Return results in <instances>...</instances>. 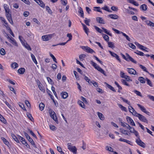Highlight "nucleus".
<instances>
[{
    "label": "nucleus",
    "instance_id": "obj_27",
    "mask_svg": "<svg viewBox=\"0 0 154 154\" xmlns=\"http://www.w3.org/2000/svg\"><path fill=\"white\" fill-rule=\"evenodd\" d=\"M27 139L36 148V146L35 145L34 141H33L32 139L30 138V137H29V138Z\"/></svg>",
    "mask_w": 154,
    "mask_h": 154
},
{
    "label": "nucleus",
    "instance_id": "obj_46",
    "mask_svg": "<svg viewBox=\"0 0 154 154\" xmlns=\"http://www.w3.org/2000/svg\"><path fill=\"white\" fill-rule=\"evenodd\" d=\"M102 36L103 37L105 41H109V37L107 35L103 34Z\"/></svg>",
    "mask_w": 154,
    "mask_h": 154
},
{
    "label": "nucleus",
    "instance_id": "obj_14",
    "mask_svg": "<svg viewBox=\"0 0 154 154\" xmlns=\"http://www.w3.org/2000/svg\"><path fill=\"white\" fill-rule=\"evenodd\" d=\"M41 7L44 8L45 5L41 0H34Z\"/></svg>",
    "mask_w": 154,
    "mask_h": 154
},
{
    "label": "nucleus",
    "instance_id": "obj_50",
    "mask_svg": "<svg viewBox=\"0 0 154 154\" xmlns=\"http://www.w3.org/2000/svg\"><path fill=\"white\" fill-rule=\"evenodd\" d=\"M0 120L4 123L6 122V120L4 117L0 114Z\"/></svg>",
    "mask_w": 154,
    "mask_h": 154
},
{
    "label": "nucleus",
    "instance_id": "obj_52",
    "mask_svg": "<svg viewBox=\"0 0 154 154\" xmlns=\"http://www.w3.org/2000/svg\"><path fill=\"white\" fill-rule=\"evenodd\" d=\"M108 46L110 48H114L115 47L113 43L111 42H108Z\"/></svg>",
    "mask_w": 154,
    "mask_h": 154
},
{
    "label": "nucleus",
    "instance_id": "obj_40",
    "mask_svg": "<svg viewBox=\"0 0 154 154\" xmlns=\"http://www.w3.org/2000/svg\"><path fill=\"white\" fill-rule=\"evenodd\" d=\"M120 132L123 134L128 135V133L127 132V131L125 130H124L123 129L121 128L120 129Z\"/></svg>",
    "mask_w": 154,
    "mask_h": 154
},
{
    "label": "nucleus",
    "instance_id": "obj_18",
    "mask_svg": "<svg viewBox=\"0 0 154 154\" xmlns=\"http://www.w3.org/2000/svg\"><path fill=\"white\" fill-rule=\"evenodd\" d=\"M1 139L3 140L4 143L7 145L8 147H9L10 146V144L8 141L4 137H2Z\"/></svg>",
    "mask_w": 154,
    "mask_h": 154
},
{
    "label": "nucleus",
    "instance_id": "obj_56",
    "mask_svg": "<svg viewBox=\"0 0 154 154\" xmlns=\"http://www.w3.org/2000/svg\"><path fill=\"white\" fill-rule=\"evenodd\" d=\"M146 80L147 81V83L149 85L150 87H152V85L151 81L147 78H146Z\"/></svg>",
    "mask_w": 154,
    "mask_h": 154
},
{
    "label": "nucleus",
    "instance_id": "obj_7",
    "mask_svg": "<svg viewBox=\"0 0 154 154\" xmlns=\"http://www.w3.org/2000/svg\"><path fill=\"white\" fill-rule=\"evenodd\" d=\"M134 43L139 48L141 49L142 50L146 52H148L147 51L145 50V49H147V48L140 45L137 42H135Z\"/></svg>",
    "mask_w": 154,
    "mask_h": 154
},
{
    "label": "nucleus",
    "instance_id": "obj_23",
    "mask_svg": "<svg viewBox=\"0 0 154 154\" xmlns=\"http://www.w3.org/2000/svg\"><path fill=\"white\" fill-rule=\"evenodd\" d=\"M97 114L99 118L101 120H103L104 119V116L102 113L98 112Z\"/></svg>",
    "mask_w": 154,
    "mask_h": 154
},
{
    "label": "nucleus",
    "instance_id": "obj_55",
    "mask_svg": "<svg viewBox=\"0 0 154 154\" xmlns=\"http://www.w3.org/2000/svg\"><path fill=\"white\" fill-rule=\"evenodd\" d=\"M120 98L124 102L126 103L129 105H130V102L128 100L125 99L122 97H121Z\"/></svg>",
    "mask_w": 154,
    "mask_h": 154
},
{
    "label": "nucleus",
    "instance_id": "obj_5",
    "mask_svg": "<svg viewBox=\"0 0 154 154\" xmlns=\"http://www.w3.org/2000/svg\"><path fill=\"white\" fill-rule=\"evenodd\" d=\"M140 136H138V138L136 140V142L137 144L143 148L145 147V144L142 142L140 138Z\"/></svg>",
    "mask_w": 154,
    "mask_h": 154
},
{
    "label": "nucleus",
    "instance_id": "obj_1",
    "mask_svg": "<svg viewBox=\"0 0 154 154\" xmlns=\"http://www.w3.org/2000/svg\"><path fill=\"white\" fill-rule=\"evenodd\" d=\"M68 149L72 152L74 154L77 153V149L75 146H72L71 143H68L67 144Z\"/></svg>",
    "mask_w": 154,
    "mask_h": 154
},
{
    "label": "nucleus",
    "instance_id": "obj_44",
    "mask_svg": "<svg viewBox=\"0 0 154 154\" xmlns=\"http://www.w3.org/2000/svg\"><path fill=\"white\" fill-rule=\"evenodd\" d=\"M134 53L137 54L141 56H143L144 55H145L144 54L143 52L139 51L137 50Z\"/></svg>",
    "mask_w": 154,
    "mask_h": 154
},
{
    "label": "nucleus",
    "instance_id": "obj_58",
    "mask_svg": "<svg viewBox=\"0 0 154 154\" xmlns=\"http://www.w3.org/2000/svg\"><path fill=\"white\" fill-rule=\"evenodd\" d=\"M46 9L48 11V12L50 14H52V11L50 9L49 7L48 6H46Z\"/></svg>",
    "mask_w": 154,
    "mask_h": 154
},
{
    "label": "nucleus",
    "instance_id": "obj_33",
    "mask_svg": "<svg viewBox=\"0 0 154 154\" xmlns=\"http://www.w3.org/2000/svg\"><path fill=\"white\" fill-rule=\"evenodd\" d=\"M101 9L109 12H112V11L109 10V7L106 5H105L103 7H102Z\"/></svg>",
    "mask_w": 154,
    "mask_h": 154
},
{
    "label": "nucleus",
    "instance_id": "obj_17",
    "mask_svg": "<svg viewBox=\"0 0 154 154\" xmlns=\"http://www.w3.org/2000/svg\"><path fill=\"white\" fill-rule=\"evenodd\" d=\"M61 95L62 97L64 99L66 98L68 96V94L66 92H62L61 93Z\"/></svg>",
    "mask_w": 154,
    "mask_h": 154
},
{
    "label": "nucleus",
    "instance_id": "obj_34",
    "mask_svg": "<svg viewBox=\"0 0 154 154\" xmlns=\"http://www.w3.org/2000/svg\"><path fill=\"white\" fill-rule=\"evenodd\" d=\"M97 69L104 75H106L104 70L101 68L99 66V67H97Z\"/></svg>",
    "mask_w": 154,
    "mask_h": 154
},
{
    "label": "nucleus",
    "instance_id": "obj_9",
    "mask_svg": "<svg viewBox=\"0 0 154 154\" xmlns=\"http://www.w3.org/2000/svg\"><path fill=\"white\" fill-rule=\"evenodd\" d=\"M126 119L128 122H130L131 125L134 126H135V124L134 122L131 117L129 116H127L126 117Z\"/></svg>",
    "mask_w": 154,
    "mask_h": 154
},
{
    "label": "nucleus",
    "instance_id": "obj_36",
    "mask_svg": "<svg viewBox=\"0 0 154 154\" xmlns=\"http://www.w3.org/2000/svg\"><path fill=\"white\" fill-rule=\"evenodd\" d=\"M78 103L81 107L82 108H85V106L83 102L80 100H79L78 102Z\"/></svg>",
    "mask_w": 154,
    "mask_h": 154
},
{
    "label": "nucleus",
    "instance_id": "obj_25",
    "mask_svg": "<svg viewBox=\"0 0 154 154\" xmlns=\"http://www.w3.org/2000/svg\"><path fill=\"white\" fill-rule=\"evenodd\" d=\"M25 72V69L23 68H21L18 70V72L20 74H23Z\"/></svg>",
    "mask_w": 154,
    "mask_h": 154
},
{
    "label": "nucleus",
    "instance_id": "obj_59",
    "mask_svg": "<svg viewBox=\"0 0 154 154\" xmlns=\"http://www.w3.org/2000/svg\"><path fill=\"white\" fill-rule=\"evenodd\" d=\"M140 66L144 71L147 73L148 72L146 68V67L141 65H140Z\"/></svg>",
    "mask_w": 154,
    "mask_h": 154
},
{
    "label": "nucleus",
    "instance_id": "obj_63",
    "mask_svg": "<svg viewBox=\"0 0 154 154\" xmlns=\"http://www.w3.org/2000/svg\"><path fill=\"white\" fill-rule=\"evenodd\" d=\"M128 45L129 47L133 49H136L135 46L131 43H129L128 44Z\"/></svg>",
    "mask_w": 154,
    "mask_h": 154
},
{
    "label": "nucleus",
    "instance_id": "obj_11",
    "mask_svg": "<svg viewBox=\"0 0 154 154\" xmlns=\"http://www.w3.org/2000/svg\"><path fill=\"white\" fill-rule=\"evenodd\" d=\"M137 105L138 106L139 108H140L141 110L143 112L148 115L149 113V112L146 111V109L145 108L144 106H142L139 104H137Z\"/></svg>",
    "mask_w": 154,
    "mask_h": 154
},
{
    "label": "nucleus",
    "instance_id": "obj_43",
    "mask_svg": "<svg viewBox=\"0 0 154 154\" xmlns=\"http://www.w3.org/2000/svg\"><path fill=\"white\" fill-rule=\"evenodd\" d=\"M27 116L28 118L32 121L33 122L34 119L31 115L29 113H27Z\"/></svg>",
    "mask_w": 154,
    "mask_h": 154
},
{
    "label": "nucleus",
    "instance_id": "obj_16",
    "mask_svg": "<svg viewBox=\"0 0 154 154\" xmlns=\"http://www.w3.org/2000/svg\"><path fill=\"white\" fill-rule=\"evenodd\" d=\"M119 122H120L121 123V125L122 126H123V127H126L127 129L128 128H129L130 127V125H129L127 124H125L122 121V120L121 119L119 118Z\"/></svg>",
    "mask_w": 154,
    "mask_h": 154
},
{
    "label": "nucleus",
    "instance_id": "obj_45",
    "mask_svg": "<svg viewBox=\"0 0 154 154\" xmlns=\"http://www.w3.org/2000/svg\"><path fill=\"white\" fill-rule=\"evenodd\" d=\"M118 106L122 110L124 111L125 112H126L127 111L126 108L122 106V105L120 104H119Z\"/></svg>",
    "mask_w": 154,
    "mask_h": 154
},
{
    "label": "nucleus",
    "instance_id": "obj_24",
    "mask_svg": "<svg viewBox=\"0 0 154 154\" xmlns=\"http://www.w3.org/2000/svg\"><path fill=\"white\" fill-rule=\"evenodd\" d=\"M140 8L143 11H145L147 9V6L146 4H144L140 6Z\"/></svg>",
    "mask_w": 154,
    "mask_h": 154
},
{
    "label": "nucleus",
    "instance_id": "obj_26",
    "mask_svg": "<svg viewBox=\"0 0 154 154\" xmlns=\"http://www.w3.org/2000/svg\"><path fill=\"white\" fill-rule=\"evenodd\" d=\"M138 80L140 82L144 84L145 83V79L143 77H139Z\"/></svg>",
    "mask_w": 154,
    "mask_h": 154
},
{
    "label": "nucleus",
    "instance_id": "obj_42",
    "mask_svg": "<svg viewBox=\"0 0 154 154\" xmlns=\"http://www.w3.org/2000/svg\"><path fill=\"white\" fill-rule=\"evenodd\" d=\"M11 136L16 141L17 143H19V141L17 137L14 134H12Z\"/></svg>",
    "mask_w": 154,
    "mask_h": 154
},
{
    "label": "nucleus",
    "instance_id": "obj_37",
    "mask_svg": "<svg viewBox=\"0 0 154 154\" xmlns=\"http://www.w3.org/2000/svg\"><path fill=\"white\" fill-rule=\"evenodd\" d=\"M11 41L10 42L13 44L15 45L16 46H18V45L16 42V41L14 39V38H12L10 40Z\"/></svg>",
    "mask_w": 154,
    "mask_h": 154
},
{
    "label": "nucleus",
    "instance_id": "obj_35",
    "mask_svg": "<svg viewBox=\"0 0 154 154\" xmlns=\"http://www.w3.org/2000/svg\"><path fill=\"white\" fill-rule=\"evenodd\" d=\"M97 69L104 75H106L104 70L101 68L99 66V67H97Z\"/></svg>",
    "mask_w": 154,
    "mask_h": 154
},
{
    "label": "nucleus",
    "instance_id": "obj_60",
    "mask_svg": "<svg viewBox=\"0 0 154 154\" xmlns=\"http://www.w3.org/2000/svg\"><path fill=\"white\" fill-rule=\"evenodd\" d=\"M50 55L51 57V58H52L53 61H54L55 63H57V61L56 59L55 58V57H54V56L51 53L50 54Z\"/></svg>",
    "mask_w": 154,
    "mask_h": 154
},
{
    "label": "nucleus",
    "instance_id": "obj_38",
    "mask_svg": "<svg viewBox=\"0 0 154 154\" xmlns=\"http://www.w3.org/2000/svg\"><path fill=\"white\" fill-rule=\"evenodd\" d=\"M90 63L95 68L97 69V67L99 66L97 65V64L94 62L93 61H91Z\"/></svg>",
    "mask_w": 154,
    "mask_h": 154
},
{
    "label": "nucleus",
    "instance_id": "obj_32",
    "mask_svg": "<svg viewBox=\"0 0 154 154\" xmlns=\"http://www.w3.org/2000/svg\"><path fill=\"white\" fill-rule=\"evenodd\" d=\"M102 29H103V31L106 34H107L109 35L110 36H112V34L111 33H110L109 32H108V31L106 29L104 28H102Z\"/></svg>",
    "mask_w": 154,
    "mask_h": 154
},
{
    "label": "nucleus",
    "instance_id": "obj_4",
    "mask_svg": "<svg viewBox=\"0 0 154 154\" xmlns=\"http://www.w3.org/2000/svg\"><path fill=\"white\" fill-rule=\"evenodd\" d=\"M53 36V34H49L43 35L42 36V39L44 41H48L50 40Z\"/></svg>",
    "mask_w": 154,
    "mask_h": 154
},
{
    "label": "nucleus",
    "instance_id": "obj_47",
    "mask_svg": "<svg viewBox=\"0 0 154 154\" xmlns=\"http://www.w3.org/2000/svg\"><path fill=\"white\" fill-rule=\"evenodd\" d=\"M91 20L90 19H87L86 18L84 20L85 23L88 26H89V23L90 22Z\"/></svg>",
    "mask_w": 154,
    "mask_h": 154
},
{
    "label": "nucleus",
    "instance_id": "obj_20",
    "mask_svg": "<svg viewBox=\"0 0 154 154\" xmlns=\"http://www.w3.org/2000/svg\"><path fill=\"white\" fill-rule=\"evenodd\" d=\"M108 16L111 19H117L119 17L116 14H109L108 15Z\"/></svg>",
    "mask_w": 154,
    "mask_h": 154
},
{
    "label": "nucleus",
    "instance_id": "obj_2",
    "mask_svg": "<svg viewBox=\"0 0 154 154\" xmlns=\"http://www.w3.org/2000/svg\"><path fill=\"white\" fill-rule=\"evenodd\" d=\"M134 116L137 117L141 121L144 122L148 123V120L146 118L137 112H135Z\"/></svg>",
    "mask_w": 154,
    "mask_h": 154
},
{
    "label": "nucleus",
    "instance_id": "obj_51",
    "mask_svg": "<svg viewBox=\"0 0 154 154\" xmlns=\"http://www.w3.org/2000/svg\"><path fill=\"white\" fill-rule=\"evenodd\" d=\"M121 82L122 83L125 85H126L128 86H130V85L127 83L126 81L125 80L122 79L121 80Z\"/></svg>",
    "mask_w": 154,
    "mask_h": 154
},
{
    "label": "nucleus",
    "instance_id": "obj_62",
    "mask_svg": "<svg viewBox=\"0 0 154 154\" xmlns=\"http://www.w3.org/2000/svg\"><path fill=\"white\" fill-rule=\"evenodd\" d=\"M79 12H80V14H81V16L82 17H83V11L82 10V8L80 7L79 9Z\"/></svg>",
    "mask_w": 154,
    "mask_h": 154
},
{
    "label": "nucleus",
    "instance_id": "obj_10",
    "mask_svg": "<svg viewBox=\"0 0 154 154\" xmlns=\"http://www.w3.org/2000/svg\"><path fill=\"white\" fill-rule=\"evenodd\" d=\"M19 138L20 141L22 142L23 144L25 145L27 147H28V146H29L27 143L26 142L23 138L21 136H19Z\"/></svg>",
    "mask_w": 154,
    "mask_h": 154
},
{
    "label": "nucleus",
    "instance_id": "obj_12",
    "mask_svg": "<svg viewBox=\"0 0 154 154\" xmlns=\"http://www.w3.org/2000/svg\"><path fill=\"white\" fill-rule=\"evenodd\" d=\"M109 52L112 57H115L116 59H117L119 62H120V60L119 58V56H118L115 53H114L112 52L111 51H109Z\"/></svg>",
    "mask_w": 154,
    "mask_h": 154
},
{
    "label": "nucleus",
    "instance_id": "obj_41",
    "mask_svg": "<svg viewBox=\"0 0 154 154\" xmlns=\"http://www.w3.org/2000/svg\"><path fill=\"white\" fill-rule=\"evenodd\" d=\"M11 66L12 68L15 69L18 67V64L16 63H13L11 64Z\"/></svg>",
    "mask_w": 154,
    "mask_h": 154
},
{
    "label": "nucleus",
    "instance_id": "obj_21",
    "mask_svg": "<svg viewBox=\"0 0 154 154\" xmlns=\"http://www.w3.org/2000/svg\"><path fill=\"white\" fill-rule=\"evenodd\" d=\"M28 50L31 51L32 49L30 46L27 43H24V44H22Z\"/></svg>",
    "mask_w": 154,
    "mask_h": 154
},
{
    "label": "nucleus",
    "instance_id": "obj_13",
    "mask_svg": "<svg viewBox=\"0 0 154 154\" xmlns=\"http://www.w3.org/2000/svg\"><path fill=\"white\" fill-rule=\"evenodd\" d=\"M84 50L86 51V52L88 53L92 54L93 52H94V51L93 49L87 46L85 47Z\"/></svg>",
    "mask_w": 154,
    "mask_h": 154
},
{
    "label": "nucleus",
    "instance_id": "obj_29",
    "mask_svg": "<svg viewBox=\"0 0 154 154\" xmlns=\"http://www.w3.org/2000/svg\"><path fill=\"white\" fill-rule=\"evenodd\" d=\"M105 83L106 84L107 86L109 88V89H110V90H111L114 92H116V91L115 89L113 88V87L111 85H109V84L106 82H105Z\"/></svg>",
    "mask_w": 154,
    "mask_h": 154
},
{
    "label": "nucleus",
    "instance_id": "obj_28",
    "mask_svg": "<svg viewBox=\"0 0 154 154\" xmlns=\"http://www.w3.org/2000/svg\"><path fill=\"white\" fill-rule=\"evenodd\" d=\"M4 7L6 13L10 12V9L8 5L7 4H5L4 5Z\"/></svg>",
    "mask_w": 154,
    "mask_h": 154
},
{
    "label": "nucleus",
    "instance_id": "obj_19",
    "mask_svg": "<svg viewBox=\"0 0 154 154\" xmlns=\"http://www.w3.org/2000/svg\"><path fill=\"white\" fill-rule=\"evenodd\" d=\"M96 20L97 22L102 24H104V20L102 18L100 17H97L96 18Z\"/></svg>",
    "mask_w": 154,
    "mask_h": 154
},
{
    "label": "nucleus",
    "instance_id": "obj_15",
    "mask_svg": "<svg viewBox=\"0 0 154 154\" xmlns=\"http://www.w3.org/2000/svg\"><path fill=\"white\" fill-rule=\"evenodd\" d=\"M128 109L130 112L134 116V114H135V112H137L133 107L131 106H129L128 107Z\"/></svg>",
    "mask_w": 154,
    "mask_h": 154
},
{
    "label": "nucleus",
    "instance_id": "obj_39",
    "mask_svg": "<svg viewBox=\"0 0 154 154\" xmlns=\"http://www.w3.org/2000/svg\"><path fill=\"white\" fill-rule=\"evenodd\" d=\"M45 105L43 104V103H41L39 105V108L40 110L42 111L44 108Z\"/></svg>",
    "mask_w": 154,
    "mask_h": 154
},
{
    "label": "nucleus",
    "instance_id": "obj_30",
    "mask_svg": "<svg viewBox=\"0 0 154 154\" xmlns=\"http://www.w3.org/2000/svg\"><path fill=\"white\" fill-rule=\"evenodd\" d=\"M31 56L32 60L33 62L36 65L37 64V62L35 56L32 54H31Z\"/></svg>",
    "mask_w": 154,
    "mask_h": 154
},
{
    "label": "nucleus",
    "instance_id": "obj_61",
    "mask_svg": "<svg viewBox=\"0 0 154 154\" xmlns=\"http://www.w3.org/2000/svg\"><path fill=\"white\" fill-rule=\"evenodd\" d=\"M134 92L137 95L142 97V96L141 95V93L139 91L137 90H134Z\"/></svg>",
    "mask_w": 154,
    "mask_h": 154
},
{
    "label": "nucleus",
    "instance_id": "obj_31",
    "mask_svg": "<svg viewBox=\"0 0 154 154\" xmlns=\"http://www.w3.org/2000/svg\"><path fill=\"white\" fill-rule=\"evenodd\" d=\"M119 140L120 141L125 142L128 144H130L131 143V142L130 141L124 138H121L119 139Z\"/></svg>",
    "mask_w": 154,
    "mask_h": 154
},
{
    "label": "nucleus",
    "instance_id": "obj_64",
    "mask_svg": "<svg viewBox=\"0 0 154 154\" xmlns=\"http://www.w3.org/2000/svg\"><path fill=\"white\" fill-rule=\"evenodd\" d=\"M6 17L7 19H9L10 18H11V15L10 14L9 12L6 13Z\"/></svg>",
    "mask_w": 154,
    "mask_h": 154
},
{
    "label": "nucleus",
    "instance_id": "obj_49",
    "mask_svg": "<svg viewBox=\"0 0 154 154\" xmlns=\"http://www.w3.org/2000/svg\"><path fill=\"white\" fill-rule=\"evenodd\" d=\"M86 56V55L85 54H81L79 56V59L81 60H84V58Z\"/></svg>",
    "mask_w": 154,
    "mask_h": 154
},
{
    "label": "nucleus",
    "instance_id": "obj_57",
    "mask_svg": "<svg viewBox=\"0 0 154 154\" xmlns=\"http://www.w3.org/2000/svg\"><path fill=\"white\" fill-rule=\"evenodd\" d=\"M106 150L109 151L110 152H114L113 151V149L110 146H106Z\"/></svg>",
    "mask_w": 154,
    "mask_h": 154
},
{
    "label": "nucleus",
    "instance_id": "obj_22",
    "mask_svg": "<svg viewBox=\"0 0 154 154\" xmlns=\"http://www.w3.org/2000/svg\"><path fill=\"white\" fill-rule=\"evenodd\" d=\"M145 22L148 25L154 27V23L151 21L146 20L145 21Z\"/></svg>",
    "mask_w": 154,
    "mask_h": 154
},
{
    "label": "nucleus",
    "instance_id": "obj_53",
    "mask_svg": "<svg viewBox=\"0 0 154 154\" xmlns=\"http://www.w3.org/2000/svg\"><path fill=\"white\" fill-rule=\"evenodd\" d=\"M121 33L123 35V36H124V37H125L126 39H127V40H128V41H130V38L129 37V36L127 35L126 34H125V33H123V32H121Z\"/></svg>",
    "mask_w": 154,
    "mask_h": 154
},
{
    "label": "nucleus",
    "instance_id": "obj_8",
    "mask_svg": "<svg viewBox=\"0 0 154 154\" xmlns=\"http://www.w3.org/2000/svg\"><path fill=\"white\" fill-rule=\"evenodd\" d=\"M127 69H128L127 71L129 73L134 75H137V73L134 69L129 68H127Z\"/></svg>",
    "mask_w": 154,
    "mask_h": 154
},
{
    "label": "nucleus",
    "instance_id": "obj_48",
    "mask_svg": "<svg viewBox=\"0 0 154 154\" xmlns=\"http://www.w3.org/2000/svg\"><path fill=\"white\" fill-rule=\"evenodd\" d=\"M94 27L97 32H99L100 33H102L103 32V30L100 29V28H99L97 26H94Z\"/></svg>",
    "mask_w": 154,
    "mask_h": 154
},
{
    "label": "nucleus",
    "instance_id": "obj_54",
    "mask_svg": "<svg viewBox=\"0 0 154 154\" xmlns=\"http://www.w3.org/2000/svg\"><path fill=\"white\" fill-rule=\"evenodd\" d=\"M0 53L1 55H5L6 52L5 50L3 48H2L0 51Z\"/></svg>",
    "mask_w": 154,
    "mask_h": 154
},
{
    "label": "nucleus",
    "instance_id": "obj_6",
    "mask_svg": "<svg viewBox=\"0 0 154 154\" xmlns=\"http://www.w3.org/2000/svg\"><path fill=\"white\" fill-rule=\"evenodd\" d=\"M126 55L127 56V59L126 60L127 61H131L134 63H137V62L134 60L132 57H131L128 54L126 53Z\"/></svg>",
    "mask_w": 154,
    "mask_h": 154
},
{
    "label": "nucleus",
    "instance_id": "obj_3",
    "mask_svg": "<svg viewBox=\"0 0 154 154\" xmlns=\"http://www.w3.org/2000/svg\"><path fill=\"white\" fill-rule=\"evenodd\" d=\"M50 116L56 122L58 123V121L56 113L52 110L50 112Z\"/></svg>",
    "mask_w": 154,
    "mask_h": 154
}]
</instances>
